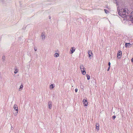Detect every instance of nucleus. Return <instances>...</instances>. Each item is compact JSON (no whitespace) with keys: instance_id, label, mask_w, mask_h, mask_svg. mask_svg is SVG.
Returning <instances> with one entry per match:
<instances>
[{"instance_id":"obj_1","label":"nucleus","mask_w":133,"mask_h":133,"mask_svg":"<svg viewBox=\"0 0 133 133\" xmlns=\"http://www.w3.org/2000/svg\"><path fill=\"white\" fill-rule=\"evenodd\" d=\"M128 10L127 9H122L118 11V14L123 18H125L127 17L128 14L127 12Z\"/></svg>"},{"instance_id":"obj_2","label":"nucleus","mask_w":133,"mask_h":133,"mask_svg":"<svg viewBox=\"0 0 133 133\" xmlns=\"http://www.w3.org/2000/svg\"><path fill=\"white\" fill-rule=\"evenodd\" d=\"M80 68L82 74L83 75H85L86 74L85 69L84 65H80Z\"/></svg>"},{"instance_id":"obj_3","label":"nucleus","mask_w":133,"mask_h":133,"mask_svg":"<svg viewBox=\"0 0 133 133\" xmlns=\"http://www.w3.org/2000/svg\"><path fill=\"white\" fill-rule=\"evenodd\" d=\"M83 102L84 106H87L88 105V102L87 100L84 99L83 100Z\"/></svg>"},{"instance_id":"obj_4","label":"nucleus","mask_w":133,"mask_h":133,"mask_svg":"<svg viewBox=\"0 0 133 133\" xmlns=\"http://www.w3.org/2000/svg\"><path fill=\"white\" fill-rule=\"evenodd\" d=\"M130 18L133 23V11L132 12L130 16Z\"/></svg>"},{"instance_id":"obj_5","label":"nucleus","mask_w":133,"mask_h":133,"mask_svg":"<svg viewBox=\"0 0 133 133\" xmlns=\"http://www.w3.org/2000/svg\"><path fill=\"white\" fill-rule=\"evenodd\" d=\"M48 105L49 109H50L51 108L52 105V102L51 101H49L48 102Z\"/></svg>"},{"instance_id":"obj_6","label":"nucleus","mask_w":133,"mask_h":133,"mask_svg":"<svg viewBox=\"0 0 133 133\" xmlns=\"http://www.w3.org/2000/svg\"><path fill=\"white\" fill-rule=\"evenodd\" d=\"M41 37H42V40H44L45 39V35L44 33L42 32L41 34Z\"/></svg>"},{"instance_id":"obj_7","label":"nucleus","mask_w":133,"mask_h":133,"mask_svg":"<svg viewBox=\"0 0 133 133\" xmlns=\"http://www.w3.org/2000/svg\"><path fill=\"white\" fill-rule=\"evenodd\" d=\"M121 55H122V51H119L118 53L117 54V56L118 57V58H119L121 56Z\"/></svg>"},{"instance_id":"obj_8","label":"nucleus","mask_w":133,"mask_h":133,"mask_svg":"<svg viewBox=\"0 0 133 133\" xmlns=\"http://www.w3.org/2000/svg\"><path fill=\"white\" fill-rule=\"evenodd\" d=\"M88 54L89 55V57H90L92 55V52L91 50H89L88 51Z\"/></svg>"},{"instance_id":"obj_9","label":"nucleus","mask_w":133,"mask_h":133,"mask_svg":"<svg viewBox=\"0 0 133 133\" xmlns=\"http://www.w3.org/2000/svg\"><path fill=\"white\" fill-rule=\"evenodd\" d=\"M75 48L72 47L70 49V51H71V54H72L75 51Z\"/></svg>"},{"instance_id":"obj_10","label":"nucleus","mask_w":133,"mask_h":133,"mask_svg":"<svg viewBox=\"0 0 133 133\" xmlns=\"http://www.w3.org/2000/svg\"><path fill=\"white\" fill-rule=\"evenodd\" d=\"M96 129L98 131L99 130V124L96 123Z\"/></svg>"},{"instance_id":"obj_11","label":"nucleus","mask_w":133,"mask_h":133,"mask_svg":"<svg viewBox=\"0 0 133 133\" xmlns=\"http://www.w3.org/2000/svg\"><path fill=\"white\" fill-rule=\"evenodd\" d=\"M14 69H15V71H14V73L15 74H16L18 72L19 70L17 68H15Z\"/></svg>"},{"instance_id":"obj_12","label":"nucleus","mask_w":133,"mask_h":133,"mask_svg":"<svg viewBox=\"0 0 133 133\" xmlns=\"http://www.w3.org/2000/svg\"><path fill=\"white\" fill-rule=\"evenodd\" d=\"M15 109V111H16V112H15V113H14V114L15 116H16L17 115V113L18 112V108Z\"/></svg>"},{"instance_id":"obj_13","label":"nucleus","mask_w":133,"mask_h":133,"mask_svg":"<svg viewBox=\"0 0 133 133\" xmlns=\"http://www.w3.org/2000/svg\"><path fill=\"white\" fill-rule=\"evenodd\" d=\"M23 87V84L22 83L20 87V88H19V91H20L22 90V89Z\"/></svg>"},{"instance_id":"obj_14","label":"nucleus","mask_w":133,"mask_h":133,"mask_svg":"<svg viewBox=\"0 0 133 133\" xmlns=\"http://www.w3.org/2000/svg\"><path fill=\"white\" fill-rule=\"evenodd\" d=\"M59 56V54L57 53H56L54 55V57H57Z\"/></svg>"},{"instance_id":"obj_15","label":"nucleus","mask_w":133,"mask_h":133,"mask_svg":"<svg viewBox=\"0 0 133 133\" xmlns=\"http://www.w3.org/2000/svg\"><path fill=\"white\" fill-rule=\"evenodd\" d=\"M14 110H15V109H18V106L16 104H15L14 106Z\"/></svg>"},{"instance_id":"obj_16","label":"nucleus","mask_w":133,"mask_h":133,"mask_svg":"<svg viewBox=\"0 0 133 133\" xmlns=\"http://www.w3.org/2000/svg\"><path fill=\"white\" fill-rule=\"evenodd\" d=\"M54 87L53 84H51L50 86V89H52Z\"/></svg>"},{"instance_id":"obj_17","label":"nucleus","mask_w":133,"mask_h":133,"mask_svg":"<svg viewBox=\"0 0 133 133\" xmlns=\"http://www.w3.org/2000/svg\"><path fill=\"white\" fill-rule=\"evenodd\" d=\"M130 44L129 43H126L125 44V47H127L129 46L130 45Z\"/></svg>"},{"instance_id":"obj_18","label":"nucleus","mask_w":133,"mask_h":133,"mask_svg":"<svg viewBox=\"0 0 133 133\" xmlns=\"http://www.w3.org/2000/svg\"><path fill=\"white\" fill-rule=\"evenodd\" d=\"M0 1L2 4H4L5 3L4 0H0Z\"/></svg>"},{"instance_id":"obj_19","label":"nucleus","mask_w":133,"mask_h":133,"mask_svg":"<svg viewBox=\"0 0 133 133\" xmlns=\"http://www.w3.org/2000/svg\"><path fill=\"white\" fill-rule=\"evenodd\" d=\"M86 76L88 80H89L90 78V76L89 75H88V74L86 75Z\"/></svg>"},{"instance_id":"obj_20","label":"nucleus","mask_w":133,"mask_h":133,"mask_svg":"<svg viewBox=\"0 0 133 133\" xmlns=\"http://www.w3.org/2000/svg\"><path fill=\"white\" fill-rule=\"evenodd\" d=\"M5 57L4 56H3L2 58V59L3 60V61H4L5 60Z\"/></svg>"},{"instance_id":"obj_21","label":"nucleus","mask_w":133,"mask_h":133,"mask_svg":"<svg viewBox=\"0 0 133 133\" xmlns=\"http://www.w3.org/2000/svg\"><path fill=\"white\" fill-rule=\"evenodd\" d=\"M116 117L115 116H112V118L113 119H115Z\"/></svg>"},{"instance_id":"obj_22","label":"nucleus","mask_w":133,"mask_h":133,"mask_svg":"<svg viewBox=\"0 0 133 133\" xmlns=\"http://www.w3.org/2000/svg\"><path fill=\"white\" fill-rule=\"evenodd\" d=\"M104 11H105V12L106 13H108V11L107 10H106V9H104Z\"/></svg>"},{"instance_id":"obj_23","label":"nucleus","mask_w":133,"mask_h":133,"mask_svg":"<svg viewBox=\"0 0 133 133\" xmlns=\"http://www.w3.org/2000/svg\"><path fill=\"white\" fill-rule=\"evenodd\" d=\"M110 62H109L108 63V65L110 67Z\"/></svg>"},{"instance_id":"obj_24","label":"nucleus","mask_w":133,"mask_h":133,"mask_svg":"<svg viewBox=\"0 0 133 133\" xmlns=\"http://www.w3.org/2000/svg\"><path fill=\"white\" fill-rule=\"evenodd\" d=\"M78 91V89H75V91L76 92H77Z\"/></svg>"},{"instance_id":"obj_25","label":"nucleus","mask_w":133,"mask_h":133,"mask_svg":"<svg viewBox=\"0 0 133 133\" xmlns=\"http://www.w3.org/2000/svg\"><path fill=\"white\" fill-rule=\"evenodd\" d=\"M110 66H109L108 68V70H107V71H109V69H110Z\"/></svg>"},{"instance_id":"obj_26","label":"nucleus","mask_w":133,"mask_h":133,"mask_svg":"<svg viewBox=\"0 0 133 133\" xmlns=\"http://www.w3.org/2000/svg\"><path fill=\"white\" fill-rule=\"evenodd\" d=\"M34 50H35V51H36L37 50V49H36L35 48H34Z\"/></svg>"},{"instance_id":"obj_27","label":"nucleus","mask_w":133,"mask_h":133,"mask_svg":"<svg viewBox=\"0 0 133 133\" xmlns=\"http://www.w3.org/2000/svg\"><path fill=\"white\" fill-rule=\"evenodd\" d=\"M131 61L133 63V58H132L131 59Z\"/></svg>"},{"instance_id":"obj_28","label":"nucleus","mask_w":133,"mask_h":133,"mask_svg":"<svg viewBox=\"0 0 133 133\" xmlns=\"http://www.w3.org/2000/svg\"><path fill=\"white\" fill-rule=\"evenodd\" d=\"M116 4H117V5H118V3H117V2H116Z\"/></svg>"},{"instance_id":"obj_29","label":"nucleus","mask_w":133,"mask_h":133,"mask_svg":"<svg viewBox=\"0 0 133 133\" xmlns=\"http://www.w3.org/2000/svg\"><path fill=\"white\" fill-rule=\"evenodd\" d=\"M12 128H13V127H11V129H12Z\"/></svg>"},{"instance_id":"obj_30","label":"nucleus","mask_w":133,"mask_h":133,"mask_svg":"<svg viewBox=\"0 0 133 133\" xmlns=\"http://www.w3.org/2000/svg\"><path fill=\"white\" fill-rule=\"evenodd\" d=\"M124 19H124H125H125Z\"/></svg>"}]
</instances>
